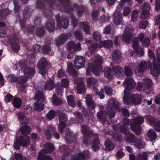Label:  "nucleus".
<instances>
[{
  "instance_id": "49530a36",
  "label": "nucleus",
  "mask_w": 160,
  "mask_h": 160,
  "mask_svg": "<svg viewBox=\"0 0 160 160\" xmlns=\"http://www.w3.org/2000/svg\"><path fill=\"white\" fill-rule=\"evenodd\" d=\"M108 106L112 110L118 109L119 108L118 102L113 100H110L108 102Z\"/></svg>"
},
{
  "instance_id": "f03ea898",
  "label": "nucleus",
  "mask_w": 160,
  "mask_h": 160,
  "mask_svg": "<svg viewBox=\"0 0 160 160\" xmlns=\"http://www.w3.org/2000/svg\"><path fill=\"white\" fill-rule=\"evenodd\" d=\"M122 125H130L131 129L137 135L139 136L141 133L142 128L141 125L144 122V118L138 115L136 118L131 121L126 118H122Z\"/></svg>"
},
{
  "instance_id": "cd10ccee",
  "label": "nucleus",
  "mask_w": 160,
  "mask_h": 160,
  "mask_svg": "<svg viewBox=\"0 0 160 160\" xmlns=\"http://www.w3.org/2000/svg\"><path fill=\"white\" fill-rule=\"evenodd\" d=\"M121 53L118 49H116L113 52L112 59L115 61L119 62L121 58Z\"/></svg>"
},
{
  "instance_id": "f8f14e48",
  "label": "nucleus",
  "mask_w": 160,
  "mask_h": 160,
  "mask_svg": "<svg viewBox=\"0 0 160 160\" xmlns=\"http://www.w3.org/2000/svg\"><path fill=\"white\" fill-rule=\"evenodd\" d=\"M65 138L66 141L69 143H72L75 142L77 139L75 135L68 128H67L65 132Z\"/></svg>"
},
{
  "instance_id": "338daca9",
  "label": "nucleus",
  "mask_w": 160,
  "mask_h": 160,
  "mask_svg": "<svg viewBox=\"0 0 160 160\" xmlns=\"http://www.w3.org/2000/svg\"><path fill=\"white\" fill-rule=\"evenodd\" d=\"M42 52L43 53L48 54L51 51V48L48 46L44 45L43 46L42 48Z\"/></svg>"
},
{
  "instance_id": "c756f323",
  "label": "nucleus",
  "mask_w": 160,
  "mask_h": 160,
  "mask_svg": "<svg viewBox=\"0 0 160 160\" xmlns=\"http://www.w3.org/2000/svg\"><path fill=\"white\" fill-rule=\"evenodd\" d=\"M112 70L113 72L114 75H115L117 77H119L122 75V73L123 72V68L118 66L113 67Z\"/></svg>"
},
{
  "instance_id": "603ef678",
  "label": "nucleus",
  "mask_w": 160,
  "mask_h": 160,
  "mask_svg": "<svg viewBox=\"0 0 160 160\" xmlns=\"http://www.w3.org/2000/svg\"><path fill=\"white\" fill-rule=\"evenodd\" d=\"M70 17L72 21V25L73 28L77 27L78 25V20L76 19L74 14L73 13L71 14Z\"/></svg>"
},
{
  "instance_id": "9b49d317",
  "label": "nucleus",
  "mask_w": 160,
  "mask_h": 160,
  "mask_svg": "<svg viewBox=\"0 0 160 160\" xmlns=\"http://www.w3.org/2000/svg\"><path fill=\"white\" fill-rule=\"evenodd\" d=\"M152 66V63L151 61L149 60L147 62L142 61L140 62L139 67L137 68V70L140 72H144L146 70L150 69Z\"/></svg>"
},
{
  "instance_id": "4c0bfd02",
  "label": "nucleus",
  "mask_w": 160,
  "mask_h": 160,
  "mask_svg": "<svg viewBox=\"0 0 160 160\" xmlns=\"http://www.w3.org/2000/svg\"><path fill=\"white\" fill-rule=\"evenodd\" d=\"M80 27L87 34H90V27L88 23L86 22H81L79 23Z\"/></svg>"
},
{
  "instance_id": "a211bd4d",
  "label": "nucleus",
  "mask_w": 160,
  "mask_h": 160,
  "mask_svg": "<svg viewBox=\"0 0 160 160\" xmlns=\"http://www.w3.org/2000/svg\"><path fill=\"white\" fill-rule=\"evenodd\" d=\"M45 27L49 32H53L55 29V22L53 20H48L45 24Z\"/></svg>"
},
{
  "instance_id": "09e8293b",
  "label": "nucleus",
  "mask_w": 160,
  "mask_h": 160,
  "mask_svg": "<svg viewBox=\"0 0 160 160\" xmlns=\"http://www.w3.org/2000/svg\"><path fill=\"white\" fill-rule=\"evenodd\" d=\"M57 113L54 109L51 110L46 114V118L49 120H51L55 118L56 114L57 115Z\"/></svg>"
},
{
  "instance_id": "7c9ffc66",
  "label": "nucleus",
  "mask_w": 160,
  "mask_h": 160,
  "mask_svg": "<svg viewBox=\"0 0 160 160\" xmlns=\"http://www.w3.org/2000/svg\"><path fill=\"white\" fill-rule=\"evenodd\" d=\"M107 113L106 112L101 110L97 114V117L102 122H105L107 120Z\"/></svg>"
},
{
  "instance_id": "864d4df0",
  "label": "nucleus",
  "mask_w": 160,
  "mask_h": 160,
  "mask_svg": "<svg viewBox=\"0 0 160 160\" xmlns=\"http://www.w3.org/2000/svg\"><path fill=\"white\" fill-rule=\"evenodd\" d=\"M57 114L59 117V121H67L68 119L65 113L59 111Z\"/></svg>"
},
{
  "instance_id": "de8ad7c7",
  "label": "nucleus",
  "mask_w": 160,
  "mask_h": 160,
  "mask_svg": "<svg viewBox=\"0 0 160 160\" xmlns=\"http://www.w3.org/2000/svg\"><path fill=\"white\" fill-rule=\"evenodd\" d=\"M143 83L146 89L150 88L152 85V81L149 78H145L143 80Z\"/></svg>"
},
{
  "instance_id": "8fccbe9b",
  "label": "nucleus",
  "mask_w": 160,
  "mask_h": 160,
  "mask_svg": "<svg viewBox=\"0 0 160 160\" xmlns=\"http://www.w3.org/2000/svg\"><path fill=\"white\" fill-rule=\"evenodd\" d=\"M67 100L68 104L73 108L76 106V102L74 100V97L72 95L68 96L67 97Z\"/></svg>"
},
{
  "instance_id": "2eb2a0df",
  "label": "nucleus",
  "mask_w": 160,
  "mask_h": 160,
  "mask_svg": "<svg viewBox=\"0 0 160 160\" xmlns=\"http://www.w3.org/2000/svg\"><path fill=\"white\" fill-rule=\"evenodd\" d=\"M113 18L115 24L119 25L122 23V14L121 12H115L113 15Z\"/></svg>"
},
{
  "instance_id": "c03bdc74",
  "label": "nucleus",
  "mask_w": 160,
  "mask_h": 160,
  "mask_svg": "<svg viewBox=\"0 0 160 160\" xmlns=\"http://www.w3.org/2000/svg\"><path fill=\"white\" fill-rule=\"evenodd\" d=\"M38 158V160H52L50 156L46 155L41 152H39Z\"/></svg>"
},
{
  "instance_id": "f3484780",
  "label": "nucleus",
  "mask_w": 160,
  "mask_h": 160,
  "mask_svg": "<svg viewBox=\"0 0 160 160\" xmlns=\"http://www.w3.org/2000/svg\"><path fill=\"white\" fill-rule=\"evenodd\" d=\"M147 156V152H144L142 154H138V157L134 154H130L129 158L130 160H147L148 159Z\"/></svg>"
},
{
  "instance_id": "4be33fe9",
  "label": "nucleus",
  "mask_w": 160,
  "mask_h": 160,
  "mask_svg": "<svg viewBox=\"0 0 160 160\" xmlns=\"http://www.w3.org/2000/svg\"><path fill=\"white\" fill-rule=\"evenodd\" d=\"M56 129V128L52 126H49L44 132L48 140H50L52 137V133L53 130Z\"/></svg>"
},
{
  "instance_id": "b1692460",
  "label": "nucleus",
  "mask_w": 160,
  "mask_h": 160,
  "mask_svg": "<svg viewBox=\"0 0 160 160\" xmlns=\"http://www.w3.org/2000/svg\"><path fill=\"white\" fill-rule=\"evenodd\" d=\"M136 138L135 135L129 132L127 134H125L124 137V139L127 142L133 143Z\"/></svg>"
},
{
  "instance_id": "20e7f679",
  "label": "nucleus",
  "mask_w": 160,
  "mask_h": 160,
  "mask_svg": "<svg viewBox=\"0 0 160 160\" xmlns=\"http://www.w3.org/2000/svg\"><path fill=\"white\" fill-rule=\"evenodd\" d=\"M125 88L124 90V95L123 97V102L125 104L128 105L129 103V91L133 89L135 86V83L134 80L132 78H126L123 82Z\"/></svg>"
},
{
  "instance_id": "69168bd1",
  "label": "nucleus",
  "mask_w": 160,
  "mask_h": 160,
  "mask_svg": "<svg viewBox=\"0 0 160 160\" xmlns=\"http://www.w3.org/2000/svg\"><path fill=\"white\" fill-rule=\"evenodd\" d=\"M75 36L77 39L80 42L83 41V38L80 31H76L74 33Z\"/></svg>"
},
{
  "instance_id": "f257e3e1",
  "label": "nucleus",
  "mask_w": 160,
  "mask_h": 160,
  "mask_svg": "<svg viewBox=\"0 0 160 160\" xmlns=\"http://www.w3.org/2000/svg\"><path fill=\"white\" fill-rule=\"evenodd\" d=\"M102 57L99 55L95 56L94 59V62L91 64V69L92 72L99 76L104 72V75L106 78L108 79H112L114 74L113 71L108 67L105 68L104 71L102 67Z\"/></svg>"
},
{
  "instance_id": "0e129e2a",
  "label": "nucleus",
  "mask_w": 160,
  "mask_h": 160,
  "mask_svg": "<svg viewBox=\"0 0 160 160\" xmlns=\"http://www.w3.org/2000/svg\"><path fill=\"white\" fill-rule=\"evenodd\" d=\"M111 135L112 138L117 142H121L122 140V137L116 133L112 132Z\"/></svg>"
},
{
  "instance_id": "c85d7f7f",
  "label": "nucleus",
  "mask_w": 160,
  "mask_h": 160,
  "mask_svg": "<svg viewBox=\"0 0 160 160\" xmlns=\"http://www.w3.org/2000/svg\"><path fill=\"white\" fill-rule=\"evenodd\" d=\"M74 115L76 117L74 119L75 122L74 123H79L81 124L84 122V119L82 114L78 112H75L74 113Z\"/></svg>"
},
{
  "instance_id": "37998d69",
  "label": "nucleus",
  "mask_w": 160,
  "mask_h": 160,
  "mask_svg": "<svg viewBox=\"0 0 160 160\" xmlns=\"http://www.w3.org/2000/svg\"><path fill=\"white\" fill-rule=\"evenodd\" d=\"M54 149V147L52 143L48 142L45 144L44 151L46 152L47 153H51L53 152Z\"/></svg>"
},
{
  "instance_id": "774afa93",
  "label": "nucleus",
  "mask_w": 160,
  "mask_h": 160,
  "mask_svg": "<svg viewBox=\"0 0 160 160\" xmlns=\"http://www.w3.org/2000/svg\"><path fill=\"white\" fill-rule=\"evenodd\" d=\"M150 40L148 38H145L141 42L143 47H148L150 44Z\"/></svg>"
},
{
  "instance_id": "a19ab883",
  "label": "nucleus",
  "mask_w": 160,
  "mask_h": 160,
  "mask_svg": "<svg viewBox=\"0 0 160 160\" xmlns=\"http://www.w3.org/2000/svg\"><path fill=\"white\" fill-rule=\"evenodd\" d=\"M43 102H44L37 101L33 105L34 109L38 112L42 110L43 108Z\"/></svg>"
},
{
  "instance_id": "72a5a7b5",
  "label": "nucleus",
  "mask_w": 160,
  "mask_h": 160,
  "mask_svg": "<svg viewBox=\"0 0 160 160\" xmlns=\"http://www.w3.org/2000/svg\"><path fill=\"white\" fill-rule=\"evenodd\" d=\"M104 145L106 150L108 151L113 150L115 148V146L113 142L109 139H107L105 142Z\"/></svg>"
},
{
  "instance_id": "dca6fc26",
  "label": "nucleus",
  "mask_w": 160,
  "mask_h": 160,
  "mask_svg": "<svg viewBox=\"0 0 160 160\" xmlns=\"http://www.w3.org/2000/svg\"><path fill=\"white\" fill-rule=\"evenodd\" d=\"M88 156L87 151H84L78 153L77 155H72L71 160H85V157Z\"/></svg>"
},
{
  "instance_id": "ddd939ff",
  "label": "nucleus",
  "mask_w": 160,
  "mask_h": 160,
  "mask_svg": "<svg viewBox=\"0 0 160 160\" xmlns=\"http://www.w3.org/2000/svg\"><path fill=\"white\" fill-rule=\"evenodd\" d=\"M11 48L14 52H18L20 49V45L18 42V38L15 35L11 36L10 39Z\"/></svg>"
},
{
  "instance_id": "423d86ee",
  "label": "nucleus",
  "mask_w": 160,
  "mask_h": 160,
  "mask_svg": "<svg viewBox=\"0 0 160 160\" xmlns=\"http://www.w3.org/2000/svg\"><path fill=\"white\" fill-rule=\"evenodd\" d=\"M31 15V12L30 11L29 8L28 6L26 7L23 12V18H21V15L18 14L16 15L17 20L18 18L19 23L22 28H25L26 26V20L29 18Z\"/></svg>"
},
{
  "instance_id": "0eeeda50",
  "label": "nucleus",
  "mask_w": 160,
  "mask_h": 160,
  "mask_svg": "<svg viewBox=\"0 0 160 160\" xmlns=\"http://www.w3.org/2000/svg\"><path fill=\"white\" fill-rule=\"evenodd\" d=\"M48 66V62L45 58L42 57L37 64V67L39 70V73L44 76L47 73V68Z\"/></svg>"
},
{
  "instance_id": "2f4dec72",
  "label": "nucleus",
  "mask_w": 160,
  "mask_h": 160,
  "mask_svg": "<svg viewBox=\"0 0 160 160\" xmlns=\"http://www.w3.org/2000/svg\"><path fill=\"white\" fill-rule=\"evenodd\" d=\"M92 147L94 151H96L100 148V143L99 140L98 138L94 139L92 143Z\"/></svg>"
},
{
  "instance_id": "6e6d98bb",
  "label": "nucleus",
  "mask_w": 160,
  "mask_h": 160,
  "mask_svg": "<svg viewBox=\"0 0 160 160\" xmlns=\"http://www.w3.org/2000/svg\"><path fill=\"white\" fill-rule=\"evenodd\" d=\"M17 82L16 83H18L20 84H24L27 81V78L25 76H19L17 77Z\"/></svg>"
},
{
  "instance_id": "a18cd8bd",
  "label": "nucleus",
  "mask_w": 160,
  "mask_h": 160,
  "mask_svg": "<svg viewBox=\"0 0 160 160\" xmlns=\"http://www.w3.org/2000/svg\"><path fill=\"white\" fill-rule=\"evenodd\" d=\"M12 103L15 108H18L21 106L22 101L19 98H13Z\"/></svg>"
},
{
  "instance_id": "c9c22d12",
  "label": "nucleus",
  "mask_w": 160,
  "mask_h": 160,
  "mask_svg": "<svg viewBox=\"0 0 160 160\" xmlns=\"http://www.w3.org/2000/svg\"><path fill=\"white\" fill-rule=\"evenodd\" d=\"M59 151L62 152L64 155L68 156L70 155L71 150L70 148L67 145H63L60 148Z\"/></svg>"
},
{
  "instance_id": "5701e85b",
  "label": "nucleus",
  "mask_w": 160,
  "mask_h": 160,
  "mask_svg": "<svg viewBox=\"0 0 160 160\" xmlns=\"http://www.w3.org/2000/svg\"><path fill=\"white\" fill-rule=\"evenodd\" d=\"M34 100L36 101L44 102L45 98L43 92L40 90L37 91L36 92Z\"/></svg>"
},
{
  "instance_id": "79ce46f5",
  "label": "nucleus",
  "mask_w": 160,
  "mask_h": 160,
  "mask_svg": "<svg viewBox=\"0 0 160 160\" xmlns=\"http://www.w3.org/2000/svg\"><path fill=\"white\" fill-rule=\"evenodd\" d=\"M147 136L151 140H154L156 138L157 134L153 129H150L147 133Z\"/></svg>"
},
{
  "instance_id": "473e14b6",
  "label": "nucleus",
  "mask_w": 160,
  "mask_h": 160,
  "mask_svg": "<svg viewBox=\"0 0 160 160\" xmlns=\"http://www.w3.org/2000/svg\"><path fill=\"white\" fill-rule=\"evenodd\" d=\"M24 124L25 125L22 126L20 130L21 133L22 135L27 136V135L30 134L31 131V128L27 125V124H26L25 123Z\"/></svg>"
},
{
  "instance_id": "680f3d73",
  "label": "nucleus",
  "mask_w": 160,
  "mask_h": 160,
  "mask_svg": "<svg viewBox=\"0 0 160 160\" xmlns=\"http://www.w3.org/2000/svg\"><path fill=\"white\" fill-rule=\"evenodd\" d=\"M119 128L120 132L121 133L124 134L125 135V134L128 133L129 131V128L127 126L121 125L120 127Z\"/></svg>"
},
{
  "instance_id": "7ed1b4c3",
  "label": "nucleus",
  "mask_w": 160,
  "mask_h": 160,
  "mask_svg": "<svg viewBox=\"0 0 160 160\" xmlns=\"http://www.w3.org/2000/svg\"><path fill=\"white\" fill-rule=\"evenodd\" d=\"M58 1L62 6L63 8L64 11L65 12H72L74 8H76L77 10L78 16L80 17L83 15L84 12L83 6L75 3L72 6L69 3V0H59Z\"/></svg>"
},
{
  "instance_id": "5fc2aeb1",
  "label": "nucleus",
  "mask_w": 160,
  "mask_h": 160,
  "mask_svg": "<svg viewBox=\"0 0 160 160\" xmlns=\"http://www.w3.org/2000/svg\"><path fill=\"white\" fill-rule=\"evenodd\" d=\"M67 122V121H59V123L58 125V130L59 132H61L62 136H63V133L64 132H63V129L66 126V122Z\"/></svg>"
},
{
  "instance_id": "e433bc0d",
  "label": "nucleus",
  "mask_w": 160,
  "mask_h": 160,
  "mask_svg": "<svg viewBox=\"0 0 160 160\" xmlns=\"http://www.w3.org/2000/svg\"><path fill=\"white\" fill-rule=\"evenodd\" d=\"M80 27L87 34H90V27L88 23L86 22H81L79 23Z\"/></svg>"
},
{
  "instance_id": "f704fd0d",
  "label": "nucleus",
  "mask_w": 160,
  "mask_h": 160,
  "mask_svg": "<svg viewBox=\"0 0 160 160\" xmlns=\"http://www.w3.org/2000/svg\"><path fill=\"white\" fill-rule=\"evenodd\" d=\"M45 30L43 27H40L37 28L35 30V34L38 37L41 38L42 37L45 33Z\"/></svg>"
},
{
  "instance_id": "393cba45",
  "label": "nucleus",
  "mask_w": 160,
  "mask_h": 160,
  "mask_svg": "<svg viewBox=\"0 0 160 160\" xmlns=\"http://www.w3.org/2000/svg\"><path fill=\"white\" fill-rule=\"evenodd\" d=\"M67 70L68 73L74 77H77L78 76L76 71L73 68V65L72 63H68L67 66Z\"/></svg>"
},
{
  "instance_id": "9d476101",
  "label": "nucleus",
  "mask_w": 160,
  "mask_h": 160,
  "mask_svg": "<svg viewBox=\"0 0 160 160\" xmlns=\"http://www.w3.org/2000/svg\"><path fill=\"white\" fill-rule=\"evenodd\" d=\"M85 59L82 56H77L74 59V65L77 69L83 68L85 65Z\"/></svg>"
},
{
  "instance_id": "39448f33",
  "label": "nucleus",
  "mask_w": 160,
  "mask_h": 160,
  "mask_svg": "<svg viewBox=\"0 0 160 160\" xmlns=\"http://www.w3.org/2000/svg\"><path fill=\"white\" fill-rule=\"evenodd\" d=\"M29 144L30 138L28 136L20 135L19 137L17 136L14 140L13 148L16 150H19L21 146L27 147Z\"/></svg>"
},
{
  "instance_id": "ea45409f",
  "label": "nucleus",
  "mask_w": 160,
  "mask_h": 160,
  "mask_svg": "<svg viewBox=\"0 0 160 160\" xmlns=\"http://www.w3.org/2000/svg\"><path fill=\"white\" fill-rule=\"evenodd\" d=\"M60 26H58L57 27L58 28L62 27L63 29H66L69 25L68 19L66 17H63L62 18V21L60 22Z\"/></svg>"
},
{
  "instance_id": "a878e982",
  "label": "nucleus",
  "mask_w": 160,
  "mask_h": 160,
  "mask_svg": "<svg viewBox=\"0 0 160 160\" xmlns=\"http://www.w3.org/2000/svg\"><path fill=\"white\" fill-rule=\"evenodd\" d=\"M131 100L132 103L135 105L140 104L142 101L141 96L139 94H132L131 96Z\"/></svg>"
},
{
  "instance_id": "412c9836",
  "label": "nucleus",
  "mask_w": 160,
  "mask_h": 160,
  "mask_svg": "<svg viewBox=\"0 0 160 160\" xmlns=\"http://www.w3.org/2000/svg\"><path fill=\"white\" fill-rule=\"evenodd\" d=\"M18 120L19 121V122L22 125H23L25 123L27 124V122L26 121V117L25 115V113L23 112H19L16 114Z\"/></svg>"
},
{
  "instance_id": "aec40b11",
  "label": "nucleus",
  "mask_w": 160,
  "mask_h": 160,
  "mask_svg": "<svg viewBox=\"0 0 160 160\" xmlns=\"http://www.w3.org/2000/svg\"><path fill=\"white\" fill-rule=\"evenodd\" d=\"M98 80L94 78L90 77L87 79L88 87L90 88H94Z\"/></svg>"
},
{
  "instance_id": "6ab92c4d",
  "label": "nucleus",
  "mask_w": 160,
  "mask_h": 160,
  "mask_svg": "<svg viewBox=\"0 0 160 160\" xmlns=\"http://www.w3.org/2000/svg\"><path fill=\"white\" fill-rule=\"evenodd\" d=\"M23 72L25 75L28 78L33 77L35 73V71L34 68L27 66L24 68Z\"/></svg>"
},
{
  "instance_id": "bb28decb",
  "label": "nucleus",
  "mask_w": 160,
  "mask_h": 160,
  "mask_svg": "<svg viewBox=\"0 0 160 160\" xmlns=\"http://www.w3.org/2000/svg\"><path fill=\"white\" fill-rule=\"evenodd\" d=\"M85 84L83 82H80L77 83V90L79 94H83L86 92Z\"/></svg>"
},
{
  "instance_id": "3c124183",
  "label": "nucleus",
  "mask_w": 160,
  "mask_h": 160,
  "mask_svg": "<svg viewBox=\"0 0 160 160\" xmlns=\"http://www.w3.org/2000/svg\"><path fill=\"white\" fill-rule=\"evenodd\" d=\"M124 74L127 77H130L132 75V71L130 67L125 66L124 68Z\"/></svg>"
},
{
  "instance_id": "bf43d9fd",
  "label": "nucleus",
  "mask_w": 160,
  "mask_h": 160,
  "mask_svg": "<svg viewBox=\"0 0 160 160\" xmlns=\"http://www.w3.org/2000/svg\"><path fill=\"white\" fill-rule=\"evenodd\" d=\"M102 44L104 47L107 48L112 47L113 45V42L112 40H108L107 41H104Z\"/></svg>"
},
{
  "instance_id": "4d7b16f0",
  "label": "nucleus",
  "mask_w": 160,
  "mask_h": 160,
  "mask_svg": "<svg viewBox=\"0 0 160 160\" xmlns=\"http://www.w3.org/2000/svg\"><path fill=\"white\" fill-rule=\"evenodd\" d=\"M77 46L73 41H70L67 44V49L68 51H70L72 49L74 50L77 48Z\"/></svg>"
},
{
  "instance_id": "58836bf2",
  "label": "nucleus",
  "mask_w": 160,
  "mask_h": 160,
  "mask_svg": "<svg viewBox=\"0 0 160 160\" xmlns=\"http://www.w3.org/2000/svg\"><path fill=\"white\" fill-rule=\"evenodd\" d=\"M54 82L53 80L50 79L46 82L45 88L46 90L51 91L54 88Z\"/></svg>"
},
{
  "instance_id": "6e6552de",
  "label": "nucleus",
  "mask_w": 160,
  "mask_h": 160,
  "mask_svg": "<svg viewBox=\"0 0 160 160\" xmlns=\"http://www.w3.org/2000/svg\"><path fill=\"white\" fill-rule=\"evenodd\" d=\"M157 58H154L152 62L154 70H151V73L153 76L157 73L160 74V49L156 53Z\"/></svg>"
},
{
  "instance_id": "052dcab7",
  "label": "nucleus",
  "mask_w": 160,
  "mask_h": 160,
  "mask_svg": "<svg viewBox=\"0 0 160 160\" xmlns=\"http://www.w3.org/2000/svg\"><path fill=\"white\" fill-rule=\"evenodd\" d=\"M68 37L66 34H61L59 36V41L61 44L64 43L68 39Z\"/></svg>"
},
{
  "instance_id": "4468645a",
  "label": "nucleus",
  "mask_w": 160,
  "mask_h": 160,
  "mask_svg": "<svg viewBox=\"0 0 160 160\" xmlns=\"http://www.w3.org/2000/svg\"><path fill=\"white\" fill-rule=\"evenodd\" d=\"M151 8V7L148 4L144 3L142 8V11L141 14V18L142 19H145L149 16V10Z\"/></svg>"
},
{
  "instance_id": "13d9d810",
  "label": "nucleus",
  "mask_w": 160,
  "mask_h": 160,
  "mask_svg": "<svg viewBox=\"0 0 160 160\" xmlns=\"http://www.w3.org/2000/svg\"><path fill=\"white\" fill-rule=\"evenodd\" d=\"M135 145L137 148L140 149L143 148V145L141 140L139 138H136L134 142Z\"/></svg>"
},
{
  "instance_id": "e2e57ef3",
  "label": "nucleus",
  "mask_w": 160,
  "mask_h": 160,
  "mask_svg": "<svg viewBox=\"0 0 160 160\" xmlns=\"http://www.w3.org/2000/svg\"><path fill=\"white\" fill-rule=\"evenodd\" d=\"M138 13L136 10H134L132 13L131 21L132 22L136 21L137 20Z\"/></svg>"
},
{
  "instance_id": "1a4fd4ad",
  "label": "nucleus",
  "mask_w": 160,
  "mask_h": 160,
  "mask_svg": "<svg viewBox=\"0 0 160 160\" xmlns=\"http://www.w3.org/2000/svg\"><path fill=\"white\" fill-rule=\"evenodd\" d=\"M125 31L123 35L122 39L125 42L129 43L133 38V34L132 32L133 29L131 25L127 26L125 28Z\"/></svg>"
}]
</instances>
